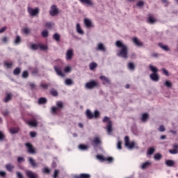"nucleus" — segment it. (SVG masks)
Returning a JSON list of instances; mask_svg holds the SVG:
<instances>
[{
  "instance_id": "1",
  "label": "nucleus",
  "mask_w": 178,
  "mask_h": 178,
  "mask_svg": "<svg viewBox=\"0 0 178 178\" xmlns=\"http://www.w3.org/2000/svg\"><path fill=\"white\" fill-rule=\"evenodd\" d=\"M115 47L120 48V50L117 53V56L127 59L129 55V47H127V45L124 44L120 40H117L115 42Z\"/></svg>"
},
{
  "instance_id": "2",
  "label": "nucleus",
  "mask_w": 178,
  "mask_h": 178,
  "mask_svg": "<svg viewBox=\"0 0 178 178\" xmlns=\"http://www.w3.org/2000/svg\"><path fill=\"white\" fill-rule=\"evenodd\" d=\"M149 70L152 72V74L149 75V77L152 81H159V75H158V68L153 65L149 66Z\"/></svg>"
},
{
  "instance_id": "3",
  "label": "nucleus",
  "mask_w": 178,
  "mask_h": 178,
  "mask_svg": "<svg viewBox=\"0 0 178 178\" xmlns=\"http://www.w3.org/2000/svg\"><path fill=\"white\" fill-rule=\"evenodd\" d=\"M103 123H107V125L106 127V130L108 134H111L113 131L112 129V121H111V118L109 117H104V118L102 120Z\"/></svg>"
},
{
  "instance_id": "4",
  "label": "nucleus",
  "mask_w": 178,
  "mask_h": 178,
  "mask_svg": "<svg viewBox=\"0 0 178 178\" xmlns=\"http://www.w3.org/2000/svg\"><path fill=\"white\" fill-rule=\"evenodd\" d=\"M63 102L58 101L56 102V107L51 108V113H56V112H60V109H63Z\"/></svg>"
},
{
  "instance_id": "5",
  "label": "nucleus",
  "mask_w": 178,
  "mask_h": 178,
  "mask_svg": "<svg viewBox=\"0 0 178 178\" xmlns=\"http://www.w3.org/2000/svg\"><path fill=\"white\" fill-rule=\"evenodd\" d=\"M124 143L125 145L129 149H133V148L136 147V143L130 142V138L127 136L124 137Z\"/></svg>"
},
{
  "instance_id": "6",
  "label": "nucleus",
  "mask_w": 178,
  "mask_h": 178,
  "mask_svg": "<svg viewBox=\"0 0 178 178\" xmlns=\"http://www.w3.org/2000/svg\"><path fill=\"white\" fill-rule=\"evenodd\" d=\"M49 15L52 17H54V16H56V15L59 14V9H58V7L56 5L54 4L51 6L49 10Z\"/></svg>"
},
{
  "instance_id": "7",
  "label": "nucleus",
  "mask_w": 178,
  "mask_h": 178,
  "mask_svg": "<svg viewBox=\"0 0 178 178\" xmlns=\"http://www.w3.org/2000/svg\"><path fill=\"white\" fill-rule=\"evenodd\" d=\"M25 147L29 154H31V155H34L36 154L35 148H34V146H33L31 143H25Z\"/></svg>"
},
{
  "instance_id": "8",
  "label": "nucleus",
  "mask_w": 178,
  "mask_h": 178,
  "mask_svg": "<svg viewBox=\"0 0 178 178\" xmlns=\"http://www.w3.org/2000/svg\"><path fill=\"white\" fill-rule=\"evenodd\" d=\"M98 82L95 81H90L86 83L85 87L88 88V90H92L95 88V87H98Z\"/></svg>"
},
{
  "instance_id": "9",
  "label": "nucleus",
  "mask_w": 178,
  "mask_h": 178,
  "mask_svg": "<svg viewBox=\"0 0 178 178\" xmlns=\"http://www.w3.org/2000/svg\"><path fill=\"white\" fill-rule=\"evenodd\" d=\"M28 13H29V15H31V16H37V15L40 13V9H38V8H35L33 9L31 8V7H29Z\"/></svg>"
},
{
  "instance_id": "10",
  "label": "nucleus",
  "mask_w": 178,
  "mask_h": 178,
  "mask_svg": "<svg viewBox=\"0 0 178 178\" xmlns=\"http://www.w3.org/2000/svg\"><path fill=\"white\" fill-rule=\"evenodd\" d=\"M54 69L58 76H60V77H65V74H63L62 72V67L54 66Z\"/></svg>"
},
{
  "instance_id": "11",
  "label": "nucleus",
  "mask_w": 178,
  "mask_h": 178,
  "mask_svg": "<svg viewBox=\"0 0 178 178\" xmlns=\"http://www.w3.org/2000/svg\"><path fill=\"white\" fill-rule=\"evenodd\" d=\"M92 145L96 148V147H98V145H101V138L99 137H95L92 140Z\"/></svg>"
},
{
  "instance_id": "12",
  "label": "nucleus",
  "mask_w": 178,
  "mask_h": 178,
  "mask_svg": "<svg viewBox=\"0 0 178 178\" xmlns=\"http://www.w3.org/2000/svg\"><path fill=\"white\" fill-rule=\"evenodd\" d=\"M73 55H74L73 49H68L66 53V60H72V59L73 58Z\"/></svg>"
},
{
  "instance_id": "13",
  "label": "nucleus",
  "mask_w": 178,
  "mask_h": 178,
  "mask_svg": "<svg viewBox=\"0 0 178 178\" xmlns=\"http://www.w3.org/2000/svg\"><path fill=\"white\" fill-rule=\"evenodd\" d=\"M26 175L29 178H38V175L31 170H26Z\"/></svg>"
},
{
  "instance_id": "14",
  "label": "nucleus",
  "mask_w": 178,
  "mask_h": 178,
  "mask_svg": "<svg viewBox=\"0 0 178 178\" xmlns=\"http://www.w3.org/2000/svg\"><path fill=\"white\" fill-rule=\"evenodd\" d=\"M100 80L102 81V83L104 85H108L109 86V84H111V80L109 79H108V77L105 76H101L99 77Z\"/></svg>"
},
{
  "instance_id": "15",
  "label": "nucleus",
  "mask_w": 178,
  "mask_h": 178,
  "mask_svg": "<svg viewBox=\"0 0 178 178\" xmlns=\"http://www.w3.org/2000/svg\"><path fill=\"white\" fill-rule=\"evenodd\" d=\"M156 22V19L154 17V15L149 14L147 18V23L149 24H154V23Z\"/></svg>"
},
{
  "instance_id": "16",
  "label": "nucleus",
  "mask_w": 178,
  "mask_h": 178,
  "mask_svg": "<svg viewBox=\"0 0 178 178\" xmlns=\"http://www.w3.org/2000/svg\"><path fill=\"white\" fill-rule=\"evenodd\" d=\"M133 42L137 47H144V44L141 41H140L137 38H133Z\"/></svg>"
},
{
  "instance_id": "17",
  "label": "nucleus",
  "mask_w": 178,
  "mask_h": 178,
  "mask_svg": "<svg viewBox=\"0 0 178 178\" xmlns=\"http://www.w3.org/2000/svg\"><path fill=\"white\" fill-rule=\"evenodd\" d=\"M74 178H91V175L90 174L82 173L79 175H74Z\"/></svg>"
},
{
  "instance_id": "18",
  "label": "nucleus",
  "mask_w": 178,
  "mask_h": 178,
  "mask_svg": "<svg viewBox=\"0 0 178 178\" xmlns=\"http://www.w3.org/2000/svg\"><path fill=\"white\" fill-rule=\"evenodd\" d=\"M86 116L87 119L91 120V119L94 118V113H92L91 112V111L88 109V110H86Z\"/></svg>"
},
{
  "instance_id": "19",
  "label": "nucleus",
  "mask_w": 178,
  "mask_h": 178,
  "mask_svg": "<svg viewBox=\"0 0 178 178\" xmlns=\"http://www.w3.org/2000/svg\"><path fill=\"white\" fill-rule=\"evenodd\" d=\"M97 51H101L102 52H106V49L105 48V46L102 43H99L97 45Z\"/></svg>"
},
{
  "instance_id": "20",
  "label": "nucleus",
  "mask_w": 178,
  "mask_h": 178,
  "mask_svg": "<svg viewBox=\"0 0 178 178\" xmlns=\"http://www.w3.org/2000/svg\"><path fill=\"white\" fill-rule=\"evenodd\" d=\"M29 162L32 168H37V163H35V161L33 160V157L29 158Z\"/></svg>"
},
{
  "instance_id": "21",
  "label": "nucleus",
  "mask_w": 178,
  "mask_h": 178,
  "mask_svg": "<svg viewBox=\"0 0 178 178\" xmlns=\"http://www.w3.org/2000/svg\"><path fill=\"white\" fill-rule=\"evenodd\" d=\"M26 124H28L29 126H31V127H37L38 125V123L35 120L26 122Z\"/></svg>"
},
{
  "instance_id": "22",
  "label": "nucleus",
  "mask_w": 178,
  "mask_h": 178,
  "mask_svg": "<svg viewBox=\"0 0 178 178\" xmlns=\"http://www.w3.org/2000/svg\"><path fill=\"white\" fill-rule=\"evenodd\" d=\"M11 100H12V94L8 93L6 97L4 98L3 102L7 104V102H9V101H11Z\"/></svg>"
},
{
  "instance_id": "23",
  "label": "nucleus",
  "mask_w": 178,
  "mask_h": 178,
  "mask_svg": "<svg viewBox=\"0 0 178 178\" xmlns=\"http://www.w3.org/2000/svg\"><path fill=\"white\" fill-rule=\"evenodd\" d=\"M47 100L45 97H40L38 99V104L39 105H44V104H47Z\"/></svg>"
},
{
  "instance_id": "24",
  "label": "nucleus",
  "mask_w": 178,
  "mask_h": 178,
  "mask_svg": "<svg viewBox=\"0 0 178 178\" xmlns=\"http://www.w3.org/2000/svg\"><path fill=\"white\" fill-rule=\"evenodd\" d=\"M31 49H33V51H37L38 49H40V43L32 44L31 45Z\"/></svg>"
},
{
  "instance_id": "25",
  "label": "nucleus",
  "mask_w": 178,
  "mask_h": 178,
  "mask_svg": "<svg viewBox=\"0 0 178 178\" xmlns=\"http://www.w3.org/2000/svg\"><path fill=\"white\" fill-rule=\"evenodd\" d=\"M6 168L8 172H13V169H15V165H12V164H7L6 165Z\"/></svg>"
},
{
  "instance_id": "26",
  "label": "nucleus",
  "mask_w": 178,
  "mask_h": 178,
  "mask_svg": "<svg viewBox=\"0 0 178 178\" xmlns=\"http://www.w3.org/2000/svg\"><path fill=\"white\" fill-rule=\"evenodd\" d=\"M76 31L79 34H84V31L81 29V26H80V24H76Z\"/></svg>"
},
{
  "instance_id": "27",
  "label": "nucleus",
  "mask_w": 178,
  "mask_h": 178,
  "mask_svg": "<svg viewBox=\"0 0 178 178\" xmlns=\"http://www.w3.org/2000/svg\"><path fill=\"white\" fill-rule=\"evenodd\" d=\"M84 23H85L86 27H88V28H90V27H91V26H92V23L88 19H84Z\"/></svg>"
},
{
  "instance_id": "28",
  "label": "nucleus",
  "mask_w": 178,
  "mask_h": 178,
  "mask_svg": "<svg viewBox=\"0 0 178 178\" xmlns=\"http://www.w3.org/2000/svg\"><path fill=\"white\" fill-rule=\"evenodd\" d=\"M39 49H40V51H47L48 46L39 43Z\"/></svg>"
},
{
  "instance_id": "29",
  "label": "nucleus",
  "mask_w": 178,
  "mask_h": 178,
  "mask_svg": "<svg viewBox=\"0 0 178 178\" xmlns=\"http://www.w3.org/2000/svg\"><path fill=\"white\" fill-rule=\"evenodd\" d=\"M165 165L170 167L175 166V161L172 160H167L165 161Z\"/></svg>"
},
{
  "instance_id": "30",
  "label": "nucleus",
  "mask_w": 178,
  "mask_h": 178,
  "mask_svg": "<svg viewBox=\"0 0 178 178\" xmlns=\"http://www.w3.org/2000/svg\"><path fill=\"white\" fill-rule=\"evenodd\" d=\"M148 116L149 115L147 113H145L143 114L141 120L142 122H143V123H145V122H147V120L148 119Z\"/></svg>"
},
{
  "instance_id": "31",
  "label": "nucleus",
  "mask_w": 178,
  "mask_h": 178,
  "mask_svg": "<svg viewBox=\"0 0 178 178\" xmlns=\"http://www.w3.org/2000/svg\"><path fill=\"white\" fill-rule=\"evenodd\" d=\"M79 148L81 151H87L88 149V146L83 145V144H81V145H79Z\"/></svg>"
},
{
  "instance_id": "32",
  "label": "nucleus",
  "mask_w": 178,
  "mask_h": 178,
  "mask_svg": "<svg viewBox=\"0 0 178 178\" xmlns=\"http://www.w3.org/2000/svg\"><path fill=\"white\" fill-rule=\"evenodd\" d=\"M10 132L11 134H16L17 133H19V128L17 127H13L10 129Z\"/></svg>"
},
{
  "instance_id": "33",
  "label": "nucleus",
  "mask_w": 178,
  "mask_h": 178,
  "mask_svg": "<svg viewBox=\"0 0 178 178\" xmlns=\"http://www.w3.org/2000/svg\"><path fill=\"white\" fill-rule=\"evenodd\" d=\"M159 47H160V48H161L162 49H163V51H169V47L166 45H163V43H159Z\"/></svg>"
},
{
  "instance_id": "34",
  "label": "nucleus",
  "mask_w": 178,
  "mask_h": 178,
  "mask_svg": "<svg viewBox=\"0 0 178 178\" xmlns=\"http://www.w3.org/2000/svg\"><path fill=\"white\" fill-rule=\"evenodd\" d=\"M22 72V70L20 69V67H16L14 71H13V74L15 76H19V74H20V72Z\"/></svg>"
},
{
  "instance_id": "35",
  "label": "nucleus",
  "mask_w": 178,
  "mask_h": 178,
  "mask_svg": "<svg viewBox=\"0 0 178 178\" xmlns=\"http://www.w3.org/2000/svg\"><path fill=\"white\" fill-rule=\"evenodd\" d=\"M54 40H55V41H57V42H59V41H60V35L58 33H55L53 36Z\"/></svg>"
},
{
  "instance_id": "36",
  "label": "nucleus",
  "mask_w": 178,
  "mask_h": 178,
  "mask_svg": "<svg viewBox=\"0 0 178 178\" xmlns=\"http://www.w3.org/2000/svg\"><path fill=\"white\" fill-rule=\"evenodd\" d=\"M97 66H98V65L96 63H91L89 65V67L90 70H94V69H96Z\"/></svg>"
},
{
  "instance_id": "37",
  "label": "nucleus",
  "mask_w": 178,
  "mask_h": 178,
  "mask_svg": "<svg viewBox=\"0 0 178 178\" xmlns=\"http://www.w3.org/2000/svg\"><path fill=\"white\" fill-rule=\"evenodd\" d=\"M81 3H86V5H92V1L91 0H79Z\"/></svg>"
},
{
  "instance_id": "38",
  "label": "nucleus",
  "mask_w": 178,
  "mask_h": 178,
  "mask_svg": "<svg viewBox=\"0 0 178 178\" xmlns=\"http://www.w3.org/2000/svg\"><path fill=\"white\" fill-rule=\"evenodd\" d=\"M50 86L49 83H40V87L43 90H48V87Z\"/></svg>"
},
{
  "instance_id": "39",
  "label": "nucleus",
  "mask_w": 178,
  "mask_h": 178,
  "mask_svg": "<svg viewBox=\"0 0 178 178\" xmlns=\"http://www.w3.org/2000/svg\"><path fill=\"white\" fill-rule=\"evenodd\" d=\"M50 94L53 97H58V91H56V90H55V89H51L50 90Z\"/></svg>"
},
{
  "instance_id": "40",
  "label": "nucleus",
  "mask_w": 178,
  "mask_h": 178,
  "mask_svg": "<svg viewBox=\"0 0 178 178\" xmlns=\"http://www.w3.org/2000/svg\"><path fill=\"white\" fill-rule=\"evenodd\" d=\"M151 165V163L148 162V161H146L145 163H143L142 166H141V168L142 169H147V168Z\"/></svg>"
},
{
  "instance_id": "41",
  "label": "nucleus",
  "mask_w": 178,
  "mask_h": 178,
  "mask_svg": "<svg viewBox=\"0 0 178 178\" xmlns=\"http://www.w3.org/2000/svg\"><path fill=\"white\" fill-rule=\"evenodd\" d=\"M128 68L129 69V70H134V69H136V66L134 65V63H129Z\"/></svg>"
},
{
  "instance_id": "42",
  "label": "nucleus",
  "mask_w": 178,
  "mask_h": 178,
  "mask_svg": "<svg viewBox=\"0 0 178 178\" xmlns=\"http://www.w3.org/2000/svg\"><path fill=\"white\" fill-rule=\"evenodd\" d=\"M44 26L47 29H52V27H54V24L51 22H46Z\"/></svg>"
},
{
  "instance_id": "43",
  "label": "nucleus",
  "mask_w": 178,
  "mask_h": 178,
  "mask_svg": "<svg viewBox=\"0 0 178 178\" xmlns=\"http://www.w3.org/2000/svg\"><path fill=\"white\" fill-rule=\"evenodd\" d=\"M145 4V2H144V1H139L137 2L136 6H138V8H141L142 6H144Z\"/></svg>"
},
{
  "instance_id": "44",
  "label": "nucleus",
  "mask_w": 178,
  "mask_h": 178,
  "mask_svg": "<svg viewBox=\"0 0 178 178\" xmlns=\"http://www.w3.org/2000/svg\"><path fill=\"white\" fill-rule=\"evenodd\" d=\"M155 152V149L154 147H150L147 150V155H152Z\"/></svg>"
},
{
  "instance_id": "45",
  "label": "nucleus",
  "mask_w": 178,
  "mask_h": 178,
  "mask_svg": "<svg viewBox=\"0 0 178 178\" xmlns=\"http://www.w3.org/2000/svg\"><path fill=\"white\" fill-rule=\"evenodd\" d=\"M49 35V32L47 30H44L42 32V36L44 37V38H47Z\"/></svg>"
},
{
  "instance_id": "46",
  "label": "nucleus",
  "mask_w": 178,
  "mask_h": 178,
  "mask_svg": "<svg viewBox=\"0 0 178 178\" xmlns=\"http://www.w3.org/2000/svg\"><path fill=\"white\" fill-rule=\"evenodd\" d=\"M162 158V155L159 153H156V154H154V159H156V161H159V159H161Z\"/></svg>"
},
{
  "instance_id": "47",
  "label": "nucleus",
  "mask_w": 178,
  "mask_h": 178,
  "mask_svg": "<svg viewBox=\"0 0 178 178\" xmlns=\"http://www.w3.org/2000/svg\"><path fill=\"white\" fill-rule=\"evenodd\" d=\"M65 84L67 86H72V84H73V81L72 79H67L65 80Z\"/></svg>"
},
{
  "instance_id": "48",
  "label": "nucleus",
  "mask_w": 178,
  "mask_h": 178,
  "mask_svg": "<svg viewBox=\"0 0 178 178\" xmlns=\"http://www.w3.org/2000/svg\"><path fill=\"white\" fill-rule=\"evenodd\" d=\"M42 173H46V175H49L51 173V170L48 168H44L42 170Z\"/></svg>"
},
{
  "instance_id": "49",
  "label": "nucleus",
  "mask_w": 178,
  "mask_h": 178,
  "mask_svg": "<svg viewBox=\"0 0 178 178\" xmlns=\"http://www.w3.org/2000/svg\"><path fill=\"white\" fill-rule=\"evenodd\" d=\"M97 159H99V161H101L102 162L105 161V157H104V156L101 155V154H98L97 156Z\"/></svg>"
},
{
  "instance_id": "50",
  "label": "nucleus",
  "mask_w": 178,
  "mask_h": 178,
  "mask_svg": "<svg viewBox=\"0 0 178 178\" xmlns=\"http://www.w3.org/2000/svg\"><path fill=\"white\" fill-rule=\"evenodd\" d=\"M6 136H5V134L0 131V141H3V140H5Z\"/></svg>"
},
{
  "instance_id": "51",
  "label": "nucleus",
  "mask_w": 178,
  "mask_h": 178,
  "mask_svg": "<svg viewBox=\"0 0 178 178\" xmlns=\"http://www.w3.org/2000/svg\"><path fill=\"white\" fill-rule=\"evenodd\" d=\"M169 152H170V154L175 155L176 154H178V150L177 149H169Z\"/></svg>"
},
{
  "instance_id": "52",
  "label": "nucleus",
  "mask_w": 178,
  "mask_h": 178,
  "mask_svg": "<svg viewBox=\"0 0 178 178\" xmlns=\"http://www.w3.org/2000/svg\"><path fill=\"white\" fill-rule=\"evenodd\" d=\"M21 42H22V38H20V36H17L15 40V44H20Z\"/></svg>"
},
{
  "instance_id": "53",
  "label": "nucleus",
  "mask_w": 178,
  "mask_h": 178,
  "mask_svg": "<svg viewBox=\"0 0 178 178\" xmlns=\"http://www.w3.org/2000/svg\"><path fill=\"white\" fill-rule=\"evenodd\" d=\"M164 86H166L168 87V88H170V87H172V82H170L169 81H166L164 83Z\"/></svg>"
},
{
  "instance_id": "54",
  "label": "nucleus",
  "mask_w": 178,
  "mask_h": 178,
  "mask_svg": "<svg viewBox=\"0 0 178 178\" xmlns=\"http://www.w3.org/2000/svg\"><path fill=\"white\" fill-rule=\"evenodd\" d=\"M29 87H30L31 90H35L37 86L34 83H30Z\"/></svg>"
},
{
  "instance_id": "55",
  "label": "nucleus",
  "mask_w": 178,
  "mask_h": 178,
  "mask_svg": "<svg viewBox=\"0 0 178 178\" xmlns=\"http://www.w3.org/2000/svg\"><path fill=\"white\" fill-rule=\"evenodd\" d=\"M93 118H95V119H97V118H99V111H95V113L93 114Z\"/></svg>"
},
{
  "instance_id": "56",
  "label": "nucleus",
  "mask_w": 178,
  "mask_h": 178,
  "mask_svg": "<svg viewBox=\"0 0 178 178\" xmlns=\"http://www.w3.org/2000/svg\"><path fill=\"white\" fill-rule=\"evenodd\" d=\"M22 77L23 79H27V77H29V72L24 71L22 73Z\"/></svg>"
},
{
  "instance_id": "57",
  "label": "nucleus",
  "mask_w": 178,
  "mask_h": 178,
  "mask_svg": "<svg viewBox=\"0 0 178 178\" xmlns=\"http://www.w3.org/2000/svg\"><path fill=\"white\" fill-rule=\"evenodd\" d=\"M104 161H106L109 163H112V162H113V158H112V157L105 158Z\"/></svg>"
},
{
  "instance_id": "58",
  "label": "nucleus",
  "mask_w": 178,
  "mask_h": 178,
  "mask_svg": "<svg viewBox=\"0 0 178 178\" xmlns=\"http://www.w3.org/2000/svg\"><path fill=\"white\" fill-rule=\"evenodd\" d=\"M58 176H59V170H55L53 177L56 178V177H58Z\"/></svg>"
},
{
  "instance_id": "59",
  "label": "nucleus",
  "mask_w": 178,
  "mask_h": 178,
  "mask_svg": "<svg viewBox=\"0 0 178 178\" xmlns=\"http://www.w3.org/2000/svg\"><path fill=\"white\" fill-rule=\"evenodd\" d=\"M4 65H5V66H6V67L10 69V67L13 65V63L6 62V63H4Z\"/></svg>"
},
{
  "instance_id": "60",
  "label": "nucleus",
  "mask_w": 178,
  "mask_h": 178,
  "mask_svg": "<svg viewBox=\"0 0 178 178\" xmlns=\"http://www.w3.org/2000/svg\"><path fill=\"white\" fill-rule=\"evenodd\" d=\"M162 72H163V74H165V76H169V72H168L166 69L163 68Z\"/></svg>"
},
{
  "instance_id": "61",
  "label": "nucleus",
  "mask_w": 178,
  "mask_h": 178,
  "mask_svg": "<svg viewBox=\"0 0 178 178\" xmlns=\"http://www.w3.org/2000/svg\"><path fill=\"white\" fill-rule=\"evenodd\" d=\"M17 162L19 163H22V162H24V158L22 157V156H19L17 158Z\"/></svg>"
},
{
  "instance_id": "62",
  "label": "nucleus",
  "mask_w": 178,
  "mask_h": 178,
  "mask_svg": "<svg viewBox=\"0 0 178 178\" xmlns=\"http://www.w3.org/2000/svg\"><path fill=\"white\" fill-rule=\"evenodd\" d=\"M70 70H72V67L67 66V67H65L64 72L65 73H69L70 72Z\"/></svg>"
},
{
  "instance_id": "63",
  "label": "nucleus",
  "mask_w": 178,
  "mask_h": 178,
  "mask_svg": "<svg viewBox=\"0 0 178 178\" xmlns=\"http://www.w3.org/2000/svg\"><path fill=\"white\" fill-rule=\"evenodd\" d=\"M23 33H24V34H29L30 33V29H29V28H24L23 29Z\"/></svg>"
},
{
  "instance_id": "64",
  "label": "nucleus",
  "mask_w": 178,
  "mask_h": 178,
  "mask_svg": "<svg viewBox=\"0 0 178 178\" xmlns=\"http://www.w3.org/2000/svg\"><path fill=\"white\" fill-rule=\"evenodd\" d=\"M118 149H122V141H118L117 144Z\"/></svg>"
}]
</instances>
